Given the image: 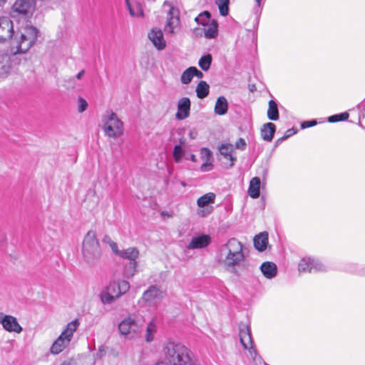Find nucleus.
I'll return each instance as SVG.
<instances>
[{
	"instance_id": "f257e3e1",
	"label": "nucleus",
	"mask_w": 365,
	"mask_h": 365,
	"mask_svg": "<svg viewBox=\"0 0 365 365\" xmlns=\"http://www.w3.org/2000/svg\"><path fill=\"white\" fill-rule=\"evenodd\" d=\"M38 30L32 26H26L19 38L12 41L9 51L0 53V76L6 77L12 67L19 63L16 55L24 53L35 43Z\"/></svg>"
},
{
	"instance_id": "f03ea898",
	"label": "nucleus",
	"mask_w": 365,
	"mask_h": 365,
	"mask_svg": "<svg viewBox=\"0 0 365 365\" xmlns=\"http://www.w3.org/2000/svg\"><path fill=\"white\" fill-rule=\"evenodd\" d=\"M243 249V244L238 240L230 239L218 249L216 256L218 264L227 272L236 274L237 269L247 266V256Z\"/></svg>"
},
{
	"instance_id": "7ed1b4c3",
	"label": "nucleus",
	"mask_w": 365,
	"mask_h": 365,
	"mask_svg": "<svg viewBox=\"0 0 365 365\" xmlns=\"http://www.w3.org/2000/svg\"><path fill=\"white\" fill-rule=\"evenodd\" d=\"M162 355L170 365H200L187 346L173 339L164 341Z\"/></svg>"
},
{
	"instance_id": "20e7f679",
	"label": "nucleus",
	"mask_w": 365,
	"mask_h": 365,
	"mask_svg": "<svg viewBox=\"0 0 365 365\" xmlns=\"http://www.w3.org/2000/svg\"><path fill=\"white\" fill-rule=\"evenodd\" d=\"M79 323L78 320L69 322L60 336L52 344L50 351L52 354H58L63 351L70 344L73 334L76 331Z\"/></svg>"
},
{
	"instance_id": "39448f33",
	"label": "nucleus",
	"mask_w": 365,
	"mask_h": 365,
	"mask_svg": "<svg viewBox=\"0 0 365 365\" xmlns=\"http://www.w3.org/2000/svg\"><path fill=\"white\" fill-rule=\"evenodd\" d=\"M163 10L166 13V22L164 26V31L167 34L174 35L180 30V11L168 1H165L163 5Z\"/></svg>"
},
{
	"instance_id": "423d86ee",
	"label": "nucleus",
	"mask_w": 365,
	"mask_h": 365,
	"mask_svg": "<svg viewBox=\"0 0 365 365\" xmlns=\"http://www.w3.org/2000/svg\"><path fill=\"white\" fill-rule=\"evenodd\" d=\"M103 130L106 136L118 138L123 134V123L113 112L108 113L103 118Z\"/></svg>"
},
{
	"instance_id": "0eeeda50",
	"label": "nucleus",
	"mask_w": 365,
	"mask_h": 365,
	"mask_svg": "<svg viewBox=\"0 0 365 365\" xmlns=\"http://www.w3.org/2000/svg\"><path fill=\"white\" fill-rule=\"evenodd\" d=\"M142 329V325L138 323L133 316H128L118 324V330L121 335L128 339L138 336Z\"/></svg>"
},
{
	"instance_id": "6e6552de",
	"label": "nucleus",
	"mask_w": 365,
	"mask_h": 365,
	"mask_svg": "<svg viewBox=\"0 0 365 365\" xmlns=\"http://www.w3.org/2000/svg\"><path fill=\"white\" fill-rule=\"evenodd\" d=\"M165 294L156 285H151L145 290L141 297L142 302L148 307L156 308L164 298Z\"/></svg>"
},
{
	"instance_id": "1a4fd4ad",
	"label": "nucleus",
	"mask_w": 365,
	"mask_h": 365,
	"mask_svg": "<svg viewBox=\"0 0 365 365\" xmlns=\"http://www.w3.org/2000/svg\"><path fill=\"white\" fill-rule=\"evenodd\" d=\"M24 27L23 29H24ZM24 31L22 30L20 34H17L14 37V31L13 22L8 17H1L0 18V42H6V41H10V48L12 46V41L14 39H18L20 38L21 33Z\"/></svg>"
},
{
	"instance_id": "9d476101",
	"label": "nucleus",
	"mask_w": 365,
	"mask_h": 365,
	"mask_svg": "<svg viewBox=\"0 0 365 365\" xmlns=\"http://www.w3.org/2000/svg\"><path fill=\"white\" fill-rule=\"evenodd\" d=\"M299 272H322L327 270V267L321 261L312 257L302 258L298 265Z\"/></svg>"
},
{
	"instance_id": "9b49d317",
	"label": "nucleus",
	"mask_w": 365,
	"mask_h": 365,
	"mask_svg": "<svg viewBox=\"0 0 365 365\" xmlns=\"http://www.w3.org/2000/svg\"><path fill=\"white\" fill-rule=\"evenodd\" d=\"M239 336L240 342L245 349H248L251 354H256V350L253 347V341L251 336V331L248 326L245 324L240 325Z\"/></svg>"
},
{
	"instance_id": "f8f14e48",
	"label": "nucleus",
	"mask_w": 365,
	"mask_h": 365,
	"mask_svg": "<svg viewBox=\"0 0 365 365\" xmlns=\"http://www.w3.org/2000/svg\"><path fill=\"white\" fill-rule=\"evenodd\" d=\"M0 324L2 325L3 328L9 332L19 334L23 330L16 318L11 315L0 313Z\"/></svg>"
},
{
	"instance_id": "ddd939ff",
	"label": "nucleus",
	"mask_w": 365,
	"mask_h": 365,
	"mask_svg": "<svg viewBox=\"0 0 365 365\" xmlns=\"http://www.w3.org/2000/svg\"><path fill=\"white\" fill-rule=\"evenodd\" d=\"M211 243V237L209 235H199L193 237L187 248L188 250L202 249L207 247Z\"/></svg>"
},
{
	"instance_id": "4468645a",
	"label": "nucleus",
	"mask_w": 365,
	"mask_h": 365,
	"mask_svg": "<svg viewBox=\"0 0 365 365\" xmlns=\"http://www.w3.org/2000/svg\"><path fill=\"white\" fill-rule=\"evenodd\" d=\"M148 38L158 50H163L165 48L166 41L160 29H152L148 34Z\"/></svg>"
},
{
	"instance_id": "2eb2a0df",
	"label": "nucleus",
	"mask_w": 365,
	"mask_h": 365,
	"mask_svg": "<svg viewBox=\"0 0 365 365\" xmlns=\"http://www.w3.org/2000/svg\"><path fill=\"white\" fill-rule=\"evenodd\" d=\"M190 100L184 97L179 100L178 103V112L175 114V117L178 120H183L187 118L190 115Z\"/></svg>"
},
{
	"instance_id": "dca6fc26",
	"label": "nucleus",
	"mask_w": 365,
	"mask_h": 365,
	"mask_svg": "<svg viewBox=\"0 0 365 365\" xmlns=\"http://www.w3.org/2000/svg\"><path fill=\"white\" fill-rule=\"evenodd\" d=\"M33 9V0H17L13 6L14 11L21 14H27L30 13Z\"/></svg>"
},
{
	"instance_id": "f3484780",
	"label": "nucleus",
	"mask_w": 365,
	"mask_h": 365,
	"mask_svg": "<svg viewBox=\"0 0 365 365\" xmlns=\"http://www.w3.org/2000/svg\"><path fill=\"white\" fill-rule=\"evenodd\" d=\"M219 150L222 155L230 161V167L233 166L237 160L236 157L232 155L234 146L230 143L222 144L219 147Z\"/></svg>"
},
{
	"instance_id": "a211bd4d",
	"label": "nucleus",
	"mask_w": 365,
	"mask_h": 365,
	"mask_svg": "<svg viewBox=\"0 0 365 365\" xmlns=\"http://www.w3.org/2000/svg\"><path fill=\"white\" fill-rule=\"evenodd\" d=\"M201 158L205 160V162L202 164L200 170L202 172H206L212 169V152L207 148H202L200 150Z\"/></svg>"
},
{
	"instance_id": "6ab92c4d",
	"label": "nucleus",
	"mask_w": 365,
	"mask_h": 365,
	"mask_svg": "<svg viewBox=\"0 0 365 365\" xmlns=\"http://www.w3.org/2000/svg\"><path fill=\"white\" fill-rule=\"evenodd\" d=\"M260 269L264 276L267 279L274 278L277 273V265L271 262H265L262 264Z\"/></svg>"
},
{
	"instance_id": "aec40b11",
	"label": "nucleus",
	"mask_w": 365,
	"mask_h": 365,
	"mask_svg": "<svg viewBox=\"0 0 365 365\" xmlns=\"http://www.w3.org/2000/svg\"><path fill=\"white\" fill-rule=\"evenodd\" d=\"M275 131V125L272 123H267L261 128V136L264 140L270 142L273 139Z\"/></svg>"
},
{
	"instance_id": "412c9836",
	"label": "nucleus",
	"mask_w": 365,
	"mask_h": 365,
	"mask_svg": "<svg viewBox=\"0 0 365 365\" xmlns=\"http://www.w3.org/2000/svg\"><path fill=\"white\" fill-rule=\"evenodd\" d=\"M268 244V234L266 232H263L256 235L254 238L255 247L262 252L266 250Z\"/></svg>"
},
{
	"instance_id": "4be33fe9",
	"label": "nucleus",
	"mask_w": 365,
	"mask_h": 365,
	"mask_svg": "<svg viewBox=\"0 0 365 365\" xmlns=\"http://www.w3.org/2000/svg\"><path fill=\"white\" fill-rule=\"evenodd\" d=\"M260 184L261 181L259 178L255 177L251 179L248 188V194L252 198L256 199L259 197L260 194Z\"/></svg>"
},
{
	"instance_id": "5701e85b",
	"label": "nucleus",
	"mask_w": 365,
	"mask_h": 365,
	"mask_svg": "<svg viewBox=\"0 0 365 365\" xmlns=\"http://www.w3.org/2000/svg\"><path fill=\"white\" fill-rule=\"evenodd\" d=\"M228 110V103L225 97L220 96L217 98L215 105V113L219 115H223L227 113Z\"/></svg>"
},
{
	"instance_id": "b1692460",
	"label": "nucleus",
	"mask_w": 365,
	"mask_h": 365,
	"mask_svg": "<svg viewBox=\"0 0 365 365\" xmlns=\"http://www.w3.org/2000/svg\"><path fill=\"white\" fill-rule=\"evenodd\" d=\"M90 231L87 232V235L83 242L82 245V254L84 259L89 262L91 259V239L89 236Z\"/></svg>"
},
{
	"instance_id": "393cba45",
	"label": "nucleus",
	"mask_w": 365,
	"mask_h": 365,
	"mask_svg": "<svg viewBox=\"0 0 365 365\" xmlns=\"http://www.w3.org/2000/svg\"><path fill=\"white\" fill-rule=\"evenodd\" d=\"M118 257L128 259L129 262L136 261V259L139 257V251L135 247H128L125 250H122Z\"/></svg>"
},
{
	"instance_id": "a878e982",
	"label": "nucleus",
	"mask_w": 365,
	"mask_h": 365,
	"mask_svg": "<svg viewBox=\"0 0 365 365\" xmlns=\"http://www.w3.org/2000/svg\"><path fill=\"white\" fill-rule=\"evenodd\" d=\"M157 332V325L154 319L150 321L145 330V339L147 342H151L154 340L155 334Z\"/></svg>"
},
{
	"instance_id": "bb28decb",
	"label": "nucleus",
	"mask_w": 365,
	"mask_h": 365,
	"mask_svg": "<svg viewBox=\"0 0 365 365\" xmlns=\"http://www.w3.org/2000/svg\"><path fill=\"white\" fill-rule=\"evenodd\" d=\"M207 26L204 29L205 36L206 38H212L217 35V22L212 20L210 24H206Z\"/></svg>"
},
{
	"instance_id": "cd10ccee",
	"label": "nucleus",
	"mask_w": 365,
	"mask_h": 365,
	"mask_svg": "<svg viewBox=\"0 0 365 365\" xmlns=\"http://www.w3.org/2000/svg\"><path fill=\"white\" fill-rule=\"evenodd\" d=\"M210 86L206 81H201L199 82L196 87V93L197 98L202 99L207 96L209 94Z\"/></svg>"
},
{
	"instance_id": "c85d7f7f",
	"label": "nucleus",
	"mask_w": 365,
	"mask_h": 365,
	"mask_svg": "<svg viewBox=\"0 0 365 365\" xmlns=\"http://www.w3.org/2000/svg\"><path fill=\"white\" fill-rule=\"evenodd\" d=\"M267 117L271 120H277L279 119V111L277 104L273 100L269 101V108L267 110Z\"/></svg>"
},
{
	"instance_id": "c756f323",
	"label": "nucleus",
	"mask_w": 365,
	"mask_h": 365,
	"mask_svg": "<svg viewBox=\"0 0 365 365\" xmlns=\"http://www.w3.org/2000/svg\"><path fill=\"white\" fill-rule=\"evenodd\" d=\"M215 200V195L213 192H208L199 197L197 204L198 207H203L210 203H214Z\"/></svg>"
},
{
	"instance_id": "7c9ffc66",
	"label": "nucleus",
	"mask_w": 365,
	"mask_h": 365,
	"mask_svg": "<svg viewBox=\"0 0 365 365\" xmlns=\"http://www.w3.org/2000/svg\"><path fill=\"white\" fill-rule=\"evenodd\" d=\"M138 262L136 261L129 262L124 267L123 274L127 278L133 277L137 272Z\"/></svg>"
},
{
	"instance_id": "2f4dec72",
	"label": "nucleus",
	"mask_w": 365,
	"mask_h": 365,
	"mask_svg": "<svg viewBox=\"0 0 365 365\" xmlns=\"http://www.w3.org/2000/svg\"><path fill=\"white\" fill-rule=\"evenodd\" d=\"M126 3L129 9V13L132 16H143V11L141 5L139 3L130 5L128 0L126 1Z\"/></svg>"
},
{
	"instance_id": "473e14b6",
	"label": "nucleus",
	"mask_w": 365,
	"mask_h": 365,
	"mask_svg": "<svg viewBox=\"0 0 365 365\" xmlns=\"http://www.w3.org/2000/svg\"><path fill=\"white\" fill-rule=\"evenodd\" d=\"M212 61V57L211 54L208 53V54L202 56L200 58V60L198 61V65L203 71H207L210 68Z\"/></svg>"
},
{
	"instance_id": "72a5a7b5",
	"label": "nucleus",
	"mask_w": 365,
	"mask_h": 365,
	"mask_svg": "<svg viewBox=\"0 0 365 365\" xmlns=\"http://www.w3.org/2000/svg\"><path fill=\"white\" fill-rule=\"evenodd\" d=\"M180 144L176 145L173 149V158L175 163H180L182 156L185 155V151L182 148V144L184 143V139L180 138Z\"/></svg>"
},
{
	"instance_id": "f704fd0d",
	"label": "nucleus",
	"mask_w": 365,
	"mask_h": 365,
	"mask_svg": "<svg viewBox=\"0 0 365 365\" xmlns=\"http://www.w3.org/2000/svg\"><path fill=\"white\" fill-rule=\"evenodd\" d=\"M215 3L219 8L220 14L222 16H226L228 15L230 0H215Z\"/></svg>"
},
{
	"instance_id": "c9c22d12",
	"label": "nucleus",
	"mask_w": 365,
	"mask_h": 365,
	"mask_svg": "<svg viewBox=\"0 0 365 365\" xmlns=\"http://www.w3.org/2000/svg\"><path fill=\"white\" fill-rule=\"evenodd\" d=\"M100 299L101 302L104 304H110L116 300L114 297L108 292L106 288H105L101 293Z\"/></svg>"
},
{
	"instance_id": "e433bc0d",
	"label": "nucleus",
	"mask_w": 365,
	"mask_h": 365,
	"mask_svg": "<svg viewBox=\"0 0 365 365\" xmlns=\"http://www.w3.org/2000/svg\"><path fill=\"white\" fill-rule=\"evenodd\" d=\"M193 77L192 66H191L183 71L180 77V81L183 84H188L192 81Z\"/></svg>"
},
{
	"instance_id": "4c0bfd02",
	"label": "nucleus",
	"mask_w": 365,
	"mask_h": 365,
	"mask_svg": "<svg viewBox=\"0 0 365 365\" xmlns=\"http://www.w3.org/2000/svg\"><path fill=\"white\" fill-rule=\"evenodd\" d=\"M106 288L107 289L108 292H109L114 297L115 299H118L121 296L116 282L110 283Z\"/></svg>"
},
{
	"instance_id": "58836bf2",
	"label": "nucleus",
	"mask_w": 365,
	"mask_h": 365,
	"mask_svg": "<svg viewBox=\"0 0 365 365\" xmlns=\"http://www.w3.org/2000/svg\"><path fill=\"white\" fill-rule=\"evenodd\" d=\"M210 12L205 11L201 14H200L197 17H195V21L202 25H206L210 21Z\"/></svg>"
},
{
	"instance_id": "ea45409f",
	"label": "nucleus",
	"mask_w": 365,
	"mask_h": 365,
	"mask_svg": "<svg viewBox=\"0 0 365 365\" xmlns=\"http://www.w3.org/2000/svg\"><path fill=\"white\" fill-rule=\"evenodd\" d=\"M348 118H349V113L346 112H344V113H342L340 114L333 115L329 117L328 121L330 123H335V122H338V121L346 120L348 119Z\"/></svg>"
},
{
	"instance_id": "a19ab883",
	"label": "nucleus",
	"mask_w": 365,
	"mask_h": 365,
	"mask_svg": "<svg viewBox=\"0 0 365 365\" xmlns=\"http://www.w3.org/2000/svg\"><path fill=\"white\" fill-rule=\"evenodd\" d=\"M116 283L121 295L126 293L130 289V284L125 280H121Z\"/></svg>"
},
{
	"instance_id": "79ce46f5",
	"label": "nucleus",
	"mask_w": 365,
	"mask_h": 365,
	"mask_svg": "<svg viewBox=\"0 0 365 365\" xmlns=\"http://www.w3.org/2000/svg\"><path fill=\"white\" fill-rule=\"evenodd\" d=\"M88 108V103L85 99L81 97H79L78 99V111L79 113H83Z\"/></svg>"
},
{
	"instance_id": "37998d69",
	"label": "nucleus",
	"mask_w": 365,
	"mask_h": 365,
	"mask_svg": "<svg viewBox=\"0 0 365 365\" xmlns=\"http://www.w3.org/2000/svg\"><path fill=\"white\" fill-rule=\"evenodd\" d=\"M246 145H247V144H246L245 140L243 138H240L236 142L235 147L237 149L244 150L246 148Z\"/></svg>"
},
{
	"instance_id": "c03bdc74",
	"label": "nucleus",
	"mask_w": 365,
	"mask_h": 365,
	"mask_svg": "<svg viewBox=\"0 0 365 365\" xmlns=\"http://www.w3.org/2000/svg\"><path fill=\"white\" fill-rule=\"evenodd\" d=\"M296 133H297V131L294 130V128L288 129L286 131L283 137H282L281 138H279L278 140V141H283V140L287 139L288 138H289L290 136L293 135Z\"/></svg>"
},
{
	"instance_id": "a18cd8bd",
	"label": "nucleus",
	"mask_w": 365,
	"mask_h": 365,
	"mask_svg": "<svg viewBox=\"0 0 365 365\" xmlns=\"http://www.w3.org/2000/svg\"><path fill=\"white\" fill-rule=\"evenodd\" d=\"M316 124H317V121L316 120H307V121H304L301 124V127H302V128L304 129V128H307L314 126Z\"/></svg>"
},
{
	"instance_id": "49530a36",
	"label": "nucleus",
	"mask_w": 365,
	"mask_h": 365,
	"mask_svg": "<svg viewBox=\"0 0 365 365\" xmlns=\"http://www.w3.org/2000/svg\"><path fill=\"white\" fill-rule=\"evenodd\" d=\"M110 247L115 255L119 256V253H120L121 250H118L117 243L112 242L110 243Z\"/></svg>"
},
{
	"instance_id": "de8ad7c7",
	"label": "nucleus",
	"mask_w": 365,
	"mask_h": 365,
	"mask_svg": "<svg viewBox=\"0 0 365 365\" xmlns=\"http://www.w3.org/2000/svg\"><path fill=\"white\" fill-rule=\"evenodd\" d=\"M192 71H193V76H197L198 78H202L204 76V74L202 72L199 71L196 67L192 66Z\"/></svg>"
},
{
	"instance_id": "09e8293b",
	"label": "nucleus",
	"mask_w": 365,
	"mask_h": 365,
	"mask_svg": "<svg viewBox=\"0 0 365 365\" xmlns=\"http://www.w3.org/2000/svg\"><path fill=\"white\" fill-rule=\"evenodd\" d=\"M197 136V131L195 129H191L189 132V137L190 139H195Z\"/></svg>"
},
{
	"instance_id": "8fccbe9b",
	"label": "nucleus",
	"mask_w": 365,
	"mask_h": 365,
	"mask_svg": "<svg viewBox=\"0 0 365 365\" xmlns=\"http://www.w3.org/2000/svg\"><path fill=\"white\" fill-rule=\"evenodd\" d=\"M84 73V71H80L76 76V78L77 79H80L81 78V76L83 75Z\"/></svg>"
},
{
	"instance_id": "3c124183",
	"label": "nucleus",
	"mask_w": 365,
	"mask_h": 365,
	"mask_svg": "<svg viewBox=\"0 0 365 365\" xmlns=\"http://www.w3.org/2000/svg\"><path fill=\"white\" fill-rule=\"evenodd\" d=\"M190 160L192 161V162H196L197 159H196V156L194 155V154H192L191 156H190Z\"/></svg>"
},
{
	"instance_id": "603ef678",
	"label": "nucleus",
	"mask_w": 365,
	"mask_h": 365,
	"mask_svg": "<svg viewBox=\"0 0 365 365\" xmlns=\"http://www.w3.org/2000/svg\"><path fill=\"white\" fill-rule=\"evenodd\" d=\"M155 365H168L165 361H158Z\"/></svg>"
},
{
	"instance_id": "864d4df0",
	"label": "nucleus",
	"mask_w": 365,
	"mask_h": 365,
	"mask_svg": "<svg viewBox=\"0 0 365 365\" xmlns=\"http://www.w3.org/2000/svg\"><path fill=\"white\" fill-rule=\"evenodd\" d=\"M198 214H199L200 216H202V217H205V216L206 215V214L205 213V211H204V210L199 211V212H198Z\"/></svg>"
},
{
	"instance_id": "5fc2aeb1",
	"label": "nucleus",
	"mask_w": 365,
	"mask_h": 365,
	"mask_svg": "<svg viewBox=\"0 0 365 365\" xmlns=\"http://www.w3.org/2000/svg\"><path fill=\"white\" fill-rule=\"evenodd\" d=\"M6 2V0H0V6H3Z\"/></svg>"
},
{
	"instance_id": "6e6d98bb",
	"label": "nucleus",
	"mask_w": 365,
	"mask_h": 365,
	"mask_svg": "<svg viewBox=\"0 0 365 365\" xmlns=\"http://www.w3.org/2000/svg\"><path fill=\"white\" fill-rule=\"evenodd\" d=\"M260 1H261V0H256V1H256V4H257V5L258 6H260Z\"/></svg>"
},
{
	"instance_id": "4d7b16f0",
	"label": "nucleus",
	"mask_w": 365,
	"mask_h": 365,
	"mask_svg": "<svg viewBox=\"0 0 365 365\" xmlns=\"http://www.w3.org/2000/svg\"><path fill=\"white\" fill-rule=\"evenodd\" d=\"M100 351H104V349H102V348H101V349H100Z\"/></svg>"
}]
</instances>
